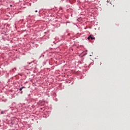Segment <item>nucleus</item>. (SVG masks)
Returning <instances> with one entry per match:
<instances>
[{
  "label": "nucleus",
  "instance_id": "obj_6",
  "mask_svg": "<svg viewBox=\"0 0 130 130\" xmlns=\"http://www.w3.org/2000/svg\"><path fill=\"white\" fill-rule=\"evenodd\" d=\"M10 7H12V5H10Z\"/></svg>",
  "mask_w": 130,
  "mask_h": 130
},
{
  "label": "nucleus",
  "instance_id": "obj_1",
  "mask_svg": "<svg viewBox=\"0 0 130 130\" xmlns=\"http://www.w3.org/2000/svg\"><path fill=\"white\" fill-rule=\"evenodd\" d=\"M90 39H91V40H95V38L92 37V35H90Z\"/></svg>",
  "mask_w": 130,
  "mask_h": 130
},
{
  "label": "nucleus",
  "instance_id": "obj_3",
  "mask_svg": "<svg viewBox=\"0 0 130 130\" xmlns=\"http://www.w3.org/2000/svg\"><path fill=\"white\" fill-rule=\"evenodd\" d=\"M87 39L88 40H90V39H91V35H90V36L89 37H88Z\"/></svg>",
  "mask_w": 130,
  "mask_h": 130
},
{
  "label": "nucleus",
  "instance_id": "obj_5",
  "mask_svg": "<svg viewBox=\"0 0 130 130\" xmlns=\"http://www.w3.org/2000/svg\"><path fill=\"white\" fill-rule=\"evenodd\" d=\"M37 12H38L37 10L35 11V13H37Z\"/></svg>",
  "mask_w": 130,
  "mask_h": 130
},
{
  "label": "nucleus",
  "instance_id": "obj_4",
  "mask_svg": "<svg viewBox=\"0 0 130 130\" xmlns=\"http://www.w3.org/2000/svg\"><path fill=\"white\" fill-rule=\"evenodd\" d=\"M2 114H4V112H1Z\"/></svg>",
  "mask_w": 130,
  "mask_h": 130
},
{
  "label": "nucleus",
  "instance_id": "obj_2",
  "mask_svg": "<svg viewBox=\"0 0 130 130\" xmlns=\"http://www.w3.org/2000/svg\"><path fill=\"white\" fill-rule=\"evenodd\" d=\"M24 88H25V87H24V86L22 87L21 88H20L19 89V90H20V91H21L22 90H23V89H24Z\"/></svg>",
  "mask_w": 130,
  "mask_h": 130
}]
</instances>
